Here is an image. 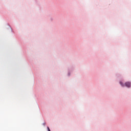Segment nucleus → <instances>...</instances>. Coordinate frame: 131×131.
<instances>
[{
	"label": "nucleus",
	"instance_id": "obj_1",
	"mask_svg": "<svg viewBox=\"0 0 131 131\" xmlns=\"http://www.w3.org/2000/svg\"><path fill=\"white\" fill-rule=\"evenodd\" d=\"M125 86H127V88H130V82H125Z\"/></svg>",
	"mask_w": 131,
	"mask_h": 131
},
{
	"label": "nucleus",
	"instance_id": "obj_2",
	"mask_svg": "<svg viewBox=\"0 0 131 131\" xmlns=\"http://www.w3.org/2000/svg\"><path fill=\"white\" fill-rule=\"evenodd\" d=\"M120 84L121 85V86H124L123 83L121 81L120 82Z\"/></svg>",
	"mask_w": 131,
	"mask_h": 131
},
{
	"label": "nucleus",
	"instance_id": "obj_3",
	"mask_svg": "<svg viewBox=\"0 0 131 131\" xmlns=\"http://www.w3.org/2000/svg\"><path fill=\"white\" fill-rule=\"evenodd\" d=\"M47 128H48V131H51V130L50 129V128L49 127H48Z\"/></svg>",
	"mask_w": 131,
	"mask_h": 131
}]
</instances>
